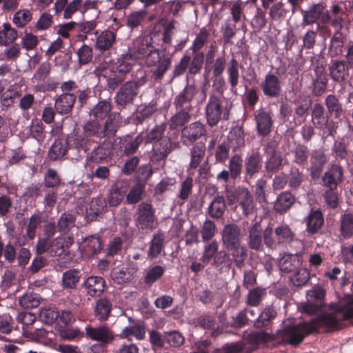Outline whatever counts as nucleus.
<instances>
[{"label": "nucleus", "mask_w": 353, "mask_h": 353, "mask_svg": "<svg viewBox=\"0 0 353 353\" xmlns=\"http://www.w3.org/2000/svg\"><path fill=\"white\" fill-rule=\"evenodd\" d=\"M325 104L328 114L336 119H340L344 114L343 105L334 94H329L326 97Z\"/></svg>", "instance_id": "7c9ffc66"}, {"label": "nucleus", "mask_w": 353, "mask_h": 353, "mask_svg": "<svg viewBox=\"0 0 353 353\" xmlns=\"http://www.w3.org/2000/svg\"><path fill=\"white\" fill-rule=\"evenodd\" d=\"M295 202L294 196L290 192L280 194L274 205V210L280 214L286 212Z\"/></svg>", "instance_id": "473e14b6"}, {"label": "nucleus", "mask_w": 353, "mask_h": 353, "mask_svg": "<svg viewBox=\"0 0 353 353\" xmlns=\"http://www.w3.org/2000/svg\"><path fill=\"white\" fill-rule=\"evenodd\" d=\"M257 130L261 135H267L272 127V119L269 113L263 110L259 112L255 117Z\"/></svg>", "instance_id": "4c0bfd02"}, {"label": "nucleus", "mask_w": 353, "mask_h": 353, "mask_svg": "<svg viewBox=\"0 0 353 353\" xmlns=\"http://www.w3.org/2000/svg\"><path fill=\"white\" fill-rule=\"evenodd\" d=\"M304 222L306 225L305 231L310 236L317 234L324 223V218L320 210L312 209L305 217Z\"/></svg>", "instance_id": "dca6fc26"}, {"label": "nucleus", "mask_w": 353, "mask_h": 353, "mask_svg": "<svg viewBox=\"0 0 353 353\" xmlns=\"http://www.w3.org/2000/svg\"><path fill=\"white\" fill-rule=\"evenodd\" d=\"M228 81L231 85V91L236 92V85L239 80V62L234 58H232L229 63L227 68Z\"/></svg>", "instance_id": "79ce46f5"}, {"label": "nucleus", "mask_w": 353, "mask_h": 353, "mask_svg": "<svg viewBox=\"0 0 353 353\" xmlns=\"http://www.w3.org/2000/svg\"><path fill=\"white\" fill-rule=\"evenodd\" d=\"M145 77L140 80L128 81L121 85L114 99L119 110L132 105L139 92V88L145 83Z\"/></svg>", "instance_id": "20e7f679"}, {"label": "nucleus", "mask_w": 353, "mask_h": 353, "mask_svg": "<svg viewBox=\"0 0 353 353\" xmlns=\"http://www.w3.org/2000/svg\"><path fill=\"white\" fill-rule=\"evenodd\" d=\"M126 194V190L119 183H115L110 192L108 203L110 206H118L123 199Z\"/></svg>", "instance_id": "37998d69"}, {"label": "nucleus", "mask_w": 353, "mask_h": 353, "mask_svg": "<svg viewBox=\"0 0 353 353\" xmlns=\"http://www.w3.org/2000/svg\"><path fill=\"white\" fill-rule=\"evenodd\" d=\"M224 103L221 97L210 94L205 109V119L209 126L214 127L221 120L229 119L230 108Z\"/></svg>", "instance_id": "7ed1b4c3"}, {"label": "nucleus", "mask_w": 353, "mask_h": 353, "mask_svg": "<svg viewBox=\"0 0 353 353\" xmlns=\"http://www.w3.org/2000/svg\"><path fill=\"white\" fill-rule=\"evenodd\" d=\"M171 57L166 56L164 51H160L155 47L145 57V63L148 67H154L152 70V77L155 81H161L171 65Z\"/></svg>", "instance_id": "39448f33"}, {"label": "nucleus", "mask_w": 353, "mask_h": 353, "mask_svg": "<svg viewBox=\"0 0 353 353\" xmlns=\"http://www.w3.org/2000/svg\"><path fill=\"white\" fill-rule=\"evenodd\" d=\"M19 303L21 307L26 309H31L37 307L40 304V301L37 294L27 293L20 297Z\"/></svg>", "instance_id": "e2e57ef3"}, {"label": "nucleus", "mask_w": 353, "mask_h": 353, "mask_svg": "<svg viewBox=\"0 0 353 353\" xmlns=\"http://www.w3.org/2000/svg\"><path fill=\"white\" fill-rule=\"evenodd\" d=\"M216 231L215 223L212 220H205L201 230L202 241L206 242L211 240L215 236Z\"/></svg>", "instance_id": "13d9d810"}, {"label": "nucleus", "mask_w": 353, "mask_h": 353, "mask_svg": "<svg viewBox=\"0 0 353 353\" xmlns=\"http://www.w3.org/2000/svg\"><path fill=\"white\" fill-rule=\"evenodd\" d=\"M111 310L112 303L110 299L106 297L99 298L95 303L94 316L101 322L105 321L110 316Z\"/></svg>", "instance_id": "b1692460"}, {"label": "nucleus", "mask_w": 353, "mask_h": 353, "mask_svg": "<svg viewBox=\"0 0 353 353\" xmlns=\"http://www.w3.org/2000/svg\"><path fill=\"white\" fill-rule=\"evenodd\" d=\"M98 31L94 32L97 35L95 47L101 51H106L111 48L116 40V34L111 30H105L98 34Z\"/></svg>", "instance_id": "393cba45"}, {"label": "nucleus", "mask_w": 353, "mask_h": 353, "mask_svg": "<svg viewBox=\"0 0 353 353\" xmlns=\"http://www.w3.org/2000/svg\"><path fill=\"white\" fill-rule=\"evenodd\" d=\"M226 210V203L223 196H216L208 208V214L211 218L221 219Z\"/></svg>", "instance_id": "c85d7f7f"}, {"label": "nucleus", "mask_w": 353, "mask_h": 353, "mask_svg": "<svg viewBox=\"0 0 353 353\" xmlns=\"http://www.w3.org/2000/svg\"><path fill=\"white\" fill-rule=\"evenodd\" d=\"M324 108L321 103H315L312 112V119L313 123L320 128L324 126L327 129L329 134L333 135L336 130L334 123L332 121H329L328 117H324Z\"/></svg>", "instance_id": "f3484780"}, {"label": "nucleus", "mask_w": 353, "mask_h": 353, "mask_svg": "<svg viewBox=\"0 0 353 353\" xmlns=\"http://www.w3.org/2000/svg\"><path fill=\"white\" fill-rule=\"evenodd\" d=\"M249 324L248 319L243 310H241L236 315L232 316L231 321L228 322L226 326H230L235 329H241Z\"/></svg>", "instance_id": "0e129e2a"}, {"label": "nucleus", "mask_w": 353, "mask_h": 353, "mask_svg": "<svg viewBox=\"0 0 353 353\" xmlns=\"http://www.w3.org/2000/svg\"><path fill=\"white\" fill-rule=\"evenodd\" d=\"M244 146L243 132L241 127L233 128L228 136V142H223L216 148V154H224L231 152L232 153L241 152Z\"/></svg>", "instance_id": "6e6552de"}, {"label": "nucleus", "mask_w": 353, "mask_h": 353, "mask_svg": "<svg viewBox=\"0 0 353 353\" xmlns=\"http://www.w3.org/2000/svg\"><path fill=\"white\" fill-rule=\"evenodd\" d=\"M204 61V53H193V58L189 65L188 72L190 74L195 75L200 72Z\"/></svg>", "instance_id": "052dcab7"}, {"label": "nucleus", "mask_w": 353, "mask_h": 353, "mask_svg": "<svg viewBox=\"0 0 353 353\" xmlns=\"http://www.w3.org/2000/svg\"><path fill=\"white\" fill-rule=\"evenodd\" d=\"M135 225L142 232H151L158 225V219L155 215V209L151 203H141L135 213Z\"/></svg>", "instance_id": "423d86ee"}, {"label": "nucleus", "mask_w": 353, "mask_h": 353, "mask_svg": "<svg viewBox=\"0 0 353 353\" xmlns=\"http://www.w3.org/2000/svg\"><path fill=\"white\" fill-rule=\"evenodd\" d=\"M3 27L0 30V46H8L17 39V31L8 23H3Z\"/></svg>", "instance_id": "a19ab883"}, {"label": "nucleus", "mask_w": 353, "mask_h": 353, "mask_svg": "<svg viewBox=\"0 0 353 353\" xmlns=\"http://www.w3.org/2000/svg\"><path fill=\"white\" fill-rule=\"evenodd\" d=\"M165 235L163 232L159 231L155 233L150 242L149 243V249L148 256L151 259H156L164 249Z\"/></svg>", "instance_id": "bb28decb"}, {"label": "nucleus", "mask_w": 353, "mask_h": 353, "mask_svg": "<svg viewBox=\"0 0 353 353\" xmlns=\"http://www.w3.org/2000/svg\"><path fill=\"white\" fill-rule=\"evenodd\" d=\"M276 315L277 312L272 305L266 306L254 321V327L268 329Z\"/></svg>", "instance_id": "5701e85b"}, {"label": "nucleus", "mask_w": 353, "mask_h": 353, "mask_svg": "<svg viewBox=\"0 0 353 353\" xmlns=\"http://www.w3.org/2000/svg\"><path fill=\"white\" fill-rule=\"evenodd\" d=\"M191 61V57L189 55H184L180 60V61L174 66L170 81H173L174 79L178 77L185 73L187 70L190 62Z\"/></svg>", "instance_id": "69168bd1"}, {"label": "nucleus", "mask_w": 353, "mask_h": 353, "mask_svg": "<svg viewBox=\"0 0 353 353\" xmlns=\"http://www.w3.org/2000/svg\"><path fill=\"white\" fill-rule=\"evenodd\" d=\"M164 339L170 346L174 347L183 345L185 342L183 334L176 330L165 332Z\"/></svg>", "instance_id": "6e6d98bb"}, {"label": "nucleus", "mask_w": 353, "mask_h": 353, "mask_svg": "<svg viewBox=\"0 0 353 353\" xmlns=\"http://www.w3.org/2000/svg\"><path fill=\"white\" fill-rule=\"evenodd\" d=\"M50 64L45 62L41 63L38 68L37 72L34 74L32 81L33 83H37L36 85L37 90H41L43 88L42 85H39V83L45 82L46 78L50 73Z\"/></svg>", "instance_id": "a18cd8bd"}, {"label": "nucleus", "mask_w": 353, "mask_h": 353, "mask_svg": "<svg viewBox=\"0 0 353 353\" xmlns=\"http://www.w3.org/2000/svg\"><path fill=\"white\" fill-rule=\"evenodd\" d=\"M221 240L225 248L241 243V228L236 223H228L223 226Z\"/></svg>", "instance_id": "9b49d317"}, {"label": "nucleus", "mask_w": 353, "mask_h": 353, "mask_svg": "<svg viewBox=\"0 0 353 353\" xmlns=\"http://www.w3.org/2000/svg\"><path fill=\"white\" fill-rule=\"evenodd\" d=\"M310 279V272L305 268H299L292 276L291 281L296 287L305 285Z\"/></svg>", "instance_id": "680f3d73"}, {"label": "nucleus", "mask_w": 353, "mask_h": 353, "mask_svg": "<svg viewBox=\"0 0 353 353\" xmlns=\"http://www.w3.org/2000/svg\"><path fill=\"white\" fill-rule=\"evenodd\" d=\"M81 278V273L75 269H70L63 272L62 285L64 289H75Z\"/></svg>", "instance_id": "ea45409f"}, {"label": "nucleus", "mask_w": 353, "mask_h": 353, "mask_svg": "<svg viewBox=\"0 0 353 353\" xmlns=\"http://www.w3.org/2000/svg\"><path fill=\"white\" fill-rule=\"evenodd\" d=\"M248 246L251 250L256 251L263 250V232L260 222L255 221L249 229Z\"/></svg>", "instance_id": "6ab92c4d"}, {"label": "nucleus", "mask_w": 353, "mask_h": 353, "mask_svg": "<svg viewBox=\"0 0 353 353\" xmlns=\"http://www.w3.org/2000/svg\"><path fill=\"white\" fill-rule=\"evenodd\" d=\"M341 234L344 239H349L353 236V214L346 213L341 216L340 219Z\"/></svg>", "instance_id": "c03bdc74"}, {"label": "nucleus", "mask_w": 353, "mask_h": 353, "mask_svg": "<svg viewBox=\"0 0 353 353\" xmlns=\"http://www.w3.org/2000/svg\"><path fill=\"white\" fill-rule=\"evenodd\" d=\"M86 294L91 297H99L105 289V281L101 276H90L83 282Z\"/></svg>", "instance_id": "a211bd4d"}, {"label": "nucleus", "mask_w": 353, "mask_h": 353, "mask_svg": "<svg viewBox=\"0 0 353 353\" xmlns=\"http://www.w3.org/2000/svg\"><path fill=\"white\" fill-rule=\"evenodd\" d=\"M342 176V169L339 166L334 165L330 171L324 174L322 181L323 185L329 188V190H336L337 187L336 180H340Z\"/></svg>", "instance_id": "c9c22d12"}, {"label": "nucleus", "mask_w": 353, "mask_h": 353, "mask_svg": "<svg viewBox=\"0 0 353 353\" xmlns=\"http://www.w3.org/2000/svg\"><path fill=\"white\" fill-rule=\"evenodd\" d=\"M332 80L337 83H344L349 77V67L343 60H333L328 68Z\"/></svg>", "instance_id": "4468645a"}, {"label": "nucleus", "mask_w": 353, "mask_h": 353, "mask_svg": "<svg viewBox=\"0 0 353 353\" xmlns=\"http://www.w3.org/2000/svg\"><path fill=\"white\" fill-rule=\"evenodd\" d=\"M77 97L73 93L65 92L60 94L54 101V108L57 113L63 115L71 111L76 101Z\"/></svg>", "instance_id": "412c9836"}, {"label": "nucleus", "mask_w": 353, "mask_h": 353, "mask_svg": "<svg viewBox=\"0 0 353 353\" xmlns=\"http://www.w3.org/2000/svg\"><path fill=\"white\" fill-rule=\"evenodd\" d=\"M331 309V313H323L309 321L284 327L275 334V340L280 343L296 347L303 341L306 336L319 333L320 328L331 332L343 328L345 321L353 322V299L341 301L333 305Z\"/></svg>", "instance_id": "f257e3e1"}, {"label": "nucleus", "mask_w": 353, "mask_h": 353, "mask_svg": "<svg viewBox=\"0 0 353 353\" xmlns=\"http://www.w3.org/2000/svg\"><path fill=\"white\" fill-rule=\"evenodd\" d=\"M147 15L146 10H139L132 12L127 17V25L133 29L139 26L144 20Z\"/></svg>", "instance_id": "338daca9"}, {"label": "nucleus", "mask_w": 353, "mask_h": 353, "mask_svg": "<svg viewBox=\"0 0 353 353\" xmlns=\"http://www.w3.org/2000/svg\"><path fill=\"white\" fill-rule=\"evenodd\" d=\"M121 124L122 119L119 113L113 112L110 114L102 130L103 137H114Z\"/></svg>", "instance_id": "cd10ccee"}, {"label": "nucleus", "mask_w": 353, "mask_h": 353, "mask_svg": "<svg viewBox=\"0 0 353 353\" xmlns=\"http://www.w3.org/2000/svg\"><path fill=\"white\" fill-rule=\"evenodd\" d=\"M345 14L341 6L337 3L332 4L330 11H326L322 16L321 23L325 24L330 23L333 28L342 30L344 27Z\"/></svg>", "instance_id": "9d476101"}, {"label": "nucleus", "mask_w": 353, "mask_h": 353, "mask_svg": "<svg viewBox=\"0 0 353 353\" xmlns=\"http://www.w3.org/2000/svg\"><path fill=\"white\" fill-rule=\"evenodd\" d=\"M143 137L141 134L137 135L135 138L130 136H125L119 141V149L125 154H131L137 152L139 145L143 143Z\"/></svg>", "instance_id": "a878e982"}, {"label": "nucleus", "mask_w": 353, "mask_h": 353, "mask_svg": "<svg viewBox=\"0 0 353 353\" xmlns=\"http://www.w3.org/2000/svg\"><path fill=\"white\" fill-rule=\"evenodd\" d=\"M269 14L272 20L281 21L289 14V10L284 7L283 2L279 1L272 6Z\"/></svg>", "instance_id": "3c124183"}, {"label": "nucleus", "mask_w": 353, "mask_h": 353, "mask_svg": "<svg viewBox=\"0 0 353 353\" xmlns=\"http://www.w3.org/2000/svg\"><path fill=\"white\" fill-rule=\"evenodd\" d=\"M205 125L196 121L185 126L181 131V137L184 143H193L205 134Z\"/></svg>", "instance_id": "2eb2a0df"}, {"label": "nucleus", "mask_w": 353, "mask_h": 353, "mask_svg": "<svg viewBox=\"0 0 353 353\" xmlns=\"http://www.w3.org/2000/svg\"><path fill=\"white\" fill-rule=\"evenodd\" d=\"M107 207V202L105 197L98 196L93 198L90 203V210L94 216H98L105 212Z\"/></svg>", "instance_id": "5fc2aeb1"}, {"label": "nucleus", "mask_w": 353, "mask_h": 353, "mask_svg": "<svg viewBox=\"0 0 353 353\" xmlns=\"http://www.w3.org/2000/svg\"><path fill=\"white\" fill-rule=\"evenodd\" d=\"M225 249L230 252L229 255L232 263H234L237 268L241 269L243 266L248 256L246 248L240 243Z\"/></svg>", "instance_id": "c756f323"}, {"label": "nucleus", "mask_w": 353, "mask_h": 353, "mask_svg": "<svg viewBox=\"0 0 353 353\" xmlns=\"http://www.w3.org/2000/svg\"><path fill=\"white\" fill-rule=\"evenodd\" d=\"M152 39L149 36L140 37L134 43L135 54L139 58H145L153 50L154 46Z\"/></svg>", "instance_id": "e433bc0d"}, {"label": "nucleus", "mask_w": 353, "mask_h": 353, "mask_svg": "<svg viewBox=\"0 0 353 353\" xmlns=\"http://www.w3.org/2000/svg\"><path fill=\"white\" fill-rule=\"evenodd\" d=\"M145 330L143 326L135 325L125 327L121 334V337L129 339L134 336L139 340H142L145 337Z\"/></svg>", "instance_id": "864d4df0"}, {"label": "nucleus", "mask_w": 353, "mask_h": 353, "mask_svg": "<svg viewBox=\"0 0 353 353\" xmlns=\"http://www.w3.org/2000/svg\"><path fill=\"white\" fill-rule=\"evenodd\" d=\"M263 94L270 98H277L282 92L281 82L279 77L272 72L268 73L261 84Z\"/></svg>", "instance_id": "ddd939ff"}, {"label": "nucleus", "mask_w": 353, "mask_h": 353, "mask_svg": "<svg viewBox=\"0 0 353 353\" xmlns=\"http://www.w3.org/2000/svg\"><path fill=\"white\" fill-rule=\"evenodd\" d=\"M295 238V232L286 223L279 224L274 229L270 224L263 230V242L270 249H276L277 246L287 247Z\"/></svg>", "instance_id": "f03ea898"}, {"label": "nucleus", "mask_w": 353, "mask_h": 353, "mask_svg": "<svg viewBox=\"0 0 353 353\" xmlns=\"http://www.w3.org/2000/svg\"><path fill=\"white\" fill-rule=\"evenodd\" d=\"M197 94V89L192 85H186L174 99V105L176 109L192 110V102Z\"/></svg>", "instance_id": "f8f14e48"}, {"label": "nucleus", "mask_w": 353, "mask_h": 353, "mask_svg": "<svg viewBox=\"0 0 353 353\" xmlns=\"http://www.w3.org/2000/svg\"><path fill=\"white\" fill-rule=\"evenodd\" d=\"M325 7L321 3H316L311 6L307 10L303 11V21L301 26L305 27L316 23L322 19L325 13Z\"/></svg>", "instance_id": "4be33fe9"}, {"label": "nucleus", "mask_w": 353, "mask_h": 353, "mask_svg": "<svg viewBox=\"0 0 353 353\" xmlns=\"http://www.w3.org/2000/svg\"><path fill=\"white\" fill-rule=\"evenodd\" d=\"M112 110V104L110 99L99 101L90 111V115L98 120H103L109 117Z\"/></svg>", "instance_id": "2f4dec72"}, {"label": "nucleus", "mask_w": 353, "mask_h": 353, "mask_svg": "<svg viewBox=\"0 0 353 353\" xmlns=\"http://www.w3.org/2000/svg\"><path fill=\"white\" fill-rule=\"evenodd\" d=\"M225 196L230 206L238 203L245 215H248L252 212L254 208L253 198L248 188L242 186H238L237 188L226 187Z\"/></svg>", "instance_id": "0eeeda50"}, {"label": "nucleus", "mask_w": 353, "mask_h": 353, "mask_svg": "<svg viewBox=\"0 0 353 353\" xmlns=\"http://www.w3.org/2000/svg\"><path fill=\"white\" fill-rule=\"evenodd\" d=\"M179 110L174 116L172 117L170 121V128L175 130L179 127L183 126L185 123L188 122L190 119V110L176 109Z\"/></svg>", "instance_id": "49530a36"}, {"label": "nucleus", "mask_w": 353, "mask_h": 353, "mask_svg": "<svg viewBox=\"0 0 353 353\" xmlns=\"http://www.w3.org/2000/svg\"><path fill=\"white\" fill-rule=\"evenodd\" d=\"M86 336L88 338L101 342L103 344L110 343L114 339L112 332L106 326H100L94 328L90 325L85 327Z\"/></svg>", "instance_id": "aec40b11"}, {"label": "nucleus", "mask_w": 353, "mask_h": 353, "mask_svg": "<svg viewBox=\"0 0 353 353\" xmlns=\"http://www.w3.org/2000/svg\"><path fill=\"white\" fill-rule=\"evenodd\" d=\"M165 270V268L159 265L152 267L148 270L144 276V283L148 287H150L163 276Z\"/></svg>", "instance_id": "8fccbe9b"}, {"label": "nucleus", "mask_w": 353, "mask_h": 353, "mask_svg": "<svg viewBox=\"0 0 353 353\" xmlns=\"http://www.w3.org/2000/svg\"><path fill=\"white\" fill-rule=\"evenodd\" d=\"M211 265L220 273L228 272L232 268V260L225 250H221L217 254Z\"/></svg>", "instance_id": "f704fd0d"}, {"label": "nucleus", "mask_w": 353, "mask_h": 353, "mask_svg": "<svg viewBox=\"0 0 353 353\" xmlns=\"http://www.w3.org/2000/svg\"><path fill=\"white\" fill-rule=\"evenodd\" d=\"M85 253L89 256H94L102 250V242L100 237L91 235L85 238L83 243Z\"/></svg>", "instance_id": "72a5a7b5"}, {"label": "nucleus", "mask_w": 353, "mask_h": 353, "mask_svg": "<svg viewBox=\"0 0 353 353\" xmlns=\"http://www.w3.org/2000/svg\"><path fill=\"white\" fill-rule=\"evenodd\" d=\"M59 312L55 307L43 308L40 311L41 321L48 325L54 323L59 318Z\"/></svg>", "instance_id": "4d7b16f0"}, {"label": "nucleus", "mask_w": 353, "mask_h": 353, "mask_svg": "<svg viewBox=\"0 0 353 353\" xmlns=\"http://www.w3.org/2000/svg\"><path fill=\"white\" fill-rule=\"evenodd\" d=\"M300 265L298 257L294 254H288L280 261V269L284 272L295 271Z\"/></svg>", "instance_id": "09e8293b"}, {"label": "nucleus", "mask_w": 353, "mask_h": 353, "mask_svg": "<svg viewBox=\"0 0 353 353\" xmlns=\"http://www.w3.org/2000/svg\"><path fill=\"white\" fill-rule=\"evenodd\" d=\"M83 129L88 136H97L102 132L101 125L98 119H90L84 123Z\"/></svg>", "instance_id": "774afa93"}, {"label": "nucleus", "mask_w": 353, "mask_h": 353, "mask_svg": "<svg viewBox=\"0 0 353 353\" xmlns=\"http://www.w3.org/2000/svg\"><path fill=\"white\" fill-rule=\"evenodd\" d=\"M41 216L39 214H34L29 219L26 228V236L30 240L34 239L37 228L41 225Z\"/></svg>", "instance_id": "bf43d9fd"}, {"label": "nucleus", "mask_w": 353, "mask_h": 353, "mask_svg": "<svg viewBox=\"0 0 353 353\" xmlns=\"http://www.w3.org/2000/svg\"><path fill=\"white\" fill-rule=\"evenodd\" d=\"M166 124L162 123L159 125L155 126L152 129L146 136V141L152 142L154 141H159V143H156L153 146L154 154H168L172 151V143L169 139H161L163 133L165 130Z\"/></svg>", "instance_id": "1a4fd4ad"}, {"label": "nucleus", "mask_w": 353, "mask_h": 353, "mask_svg": "<svg viewBox=\"0 0 353 353\" xmlns=\"http://www.w3.org/2000/svg\"><path fill=\"white\" fill-rule=\"evenodd\" d=\"M145 188V185L141 183L134 185L126 195V203L130 205L138 203L142 199Z\"/></svg>", "instance_id": "de8ad7c7"}, {"label": "nucleus", "mask_w": 353, "mask_h": 353, "mask_svg": "<svg viewBox=\"0 0 353 353\" xmlns=\"http://www.w3.org/2000/svg\"><path fill=\"white\" fill-rule=\"evenodd\" d=\"M75 216L70 213H63L58 220L57 227L60 232L66 233L75 223Z\"/></svg>", "instance_id": "603ef678"}, {"label": "nucleus", "mask_w": 353, "mask_h": 353, "mask_svg": "<svg viewBox=\"0 0 353 353\" xmlns=\"http://www.w3.org/2000/svg\"><path fill=\"white\" fill-rule=\"evenodd\" d=\"M219 243L216 240L205 243L203 246V253L200 259L201 261L203 264L212 263L219 252Z\"/></svg>", "instance_id": "58836bf2"}]
</instances>
